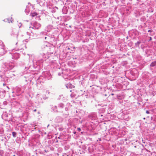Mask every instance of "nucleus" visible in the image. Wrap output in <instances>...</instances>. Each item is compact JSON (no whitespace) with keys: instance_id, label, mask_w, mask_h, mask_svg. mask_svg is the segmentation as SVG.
<instances>
[{"instance_id":"nucleus-1","label":"nucleus","mask_w":156,"mask_h":156,"mask_svg":"<svg viewBox=\"0 0 156 156\" xmlns=\"http://www.w3.org/2000/svg\"><path fill=\"white\" fill-rule=\"evenodd\" d=\"M156 65V61H154L152 62L151 65L150 66L151 67H153L155 66Z\"/></svg>"},{"instance_id":"nucleus-2","label":"nucleus","mask_w":156,"mask_h":156,"mask_svg":"<svg viewBox=\"0 0 156 156\" xmlns=\"http://www.w3.org/2000/svg\"><path fill=\"white\" fill-rule=\"evenodd\" d=\"M31 16H32V17H34V16H35L37 15V13L36 12H34L33 13H31Z\"/></svg>"},{"instance_id":"nucleus-3","label":"nucleus","mask_w":156,"mask_h":156,"mask_svg":"<svg viewBox=\"0 0 156 156\" xmlns=\"http://www.w3.org/2000/svg\"><path fill=\"white\" fill-rule=\"evenodd\" d=\"M12 136L14 137H15L16 134V133L15 132H12Z\"/></svg>"},{"instance_id":"nucleus-4","label":"nucleus","mask_w":156,"mask_h":156,"mask_svg":"<svg viewBox=\"0 0 156 156\" xmlns=\"http://www.w3.org/2000/svg\"><path fill=\"white\" fill-rule=\"evenodd\" d=\"M77 130L79 131H80L81 130V129L80 128H78Z\"/></svg>"},{"instance_id":"nucleus-5","label":"nucleus","mask_w":156,"mask_h":156,"mask_svg":"<svg viewBox=\"0 0 156 156\" xmlns=\"http://www.w3.org/2000/svg\"><path fill=\"white\" fill-rule=\"evenodd\" d=\"M146 113L147 114H149V111L147 110L146 111Z\"/></svg>"},{"instance_id":"nucleus-6","label":"nucleus","mask_w":156,"mask_h":156,"mask_svg":"<svg viewBox=\"0 0 156 156\" xmlns=\"http://www.w3.org/2000/svg\"><path fill=\"white\" fill-rule=\"evenodd\" d=\"M152 30H148V32H152Z\"/></svg>"},{"instance_id":"nucleus-7","label":"nucleus","mask_w":156,"mask_h":156,"mask_svg":"<svg viewBox=\"0 0 156 156\" xmlns=\"http://www.w3.org/2000/svg\"><path fill=\"white\" fill-rule=\"evenodd\" d=\"M151 40V37H150V41Z\"/></svg>"},{"instance_id":"nucleus-8","label":"nucleus","mask_w":156,"mask_h":156,"mask_svg":"<svg viewBox=\"0 0 156 156\" xmlns=\"http://www.w3.org/2000/svg\"><path fill=\"white\" fill-rule=\"evenodd\" d=\"M34 112H36V109H35V110H34Z\"/></svg>"},{"instance_id":"nucleus-9","label":"nucleus","mask_w":156,"mask_h":156,"mask_svg":"<svg viewBox=\"0 0 156 156\" xmlns=\"http://www.w3.org/2000/svg\"><path fill=\"white\" fill-rule=\"evenodd\" d=\"M3 86H5V83H3Z\"/></svg>"},{"instance_id":"nucleus-10","label":"nucleus","mask_w":156,"mask_h":156,"mask_svg":"<svg viewBox=\"0 0 156 156\" xmlns=\"http://www.w3.org/2000/svg\"><path fill=\"white\" fill-rule=\"evenodd\" d=\"M112 95H114V94H112Z\"/></svg>"},{"instance_id":"nucleus-11","label":"nucleus","mask_w":156,"mask_h":156,"mask_svg":"<svg viewBox=\"0 0 156 156\" xmlns=\"http://www.w3.org/2000/svg\"><path fill=\"white\" fill-rule=\"evenodd\" d=\"M144 119H145V118H144Z\"/></svg>"}]
</instances>
